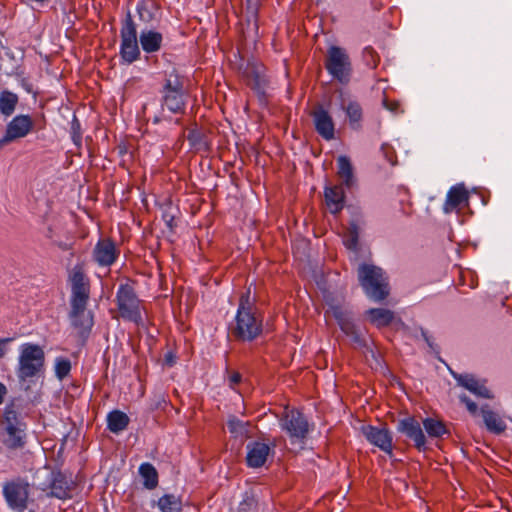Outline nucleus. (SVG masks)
Wrapping results in <instances>:
<instances>
[{
  "mask_svg": "<svg viewBox=\"0 0 512 512\" xmlns=\"http://www.w3.org/2000/svg\"><path fill=\"white\" fill-rule=\"evenodd\" d=\"M71 371V363L66 358H60L56 360L55 373L56 376L63 380Z\"/></svg>",
  "mask_w": 512,
  "mask_h": 512,
  "instance_id": "4c0bfd02",
  "label": "nucleus"
},
{
  "mask_svg": "<svg viewBox=\"0 0 512 512\" xmlns=\"http://www.w3.org/2000/svg\"><path fill=\"white\" fill-rule=\"evenodd\" d=\"M247 10L251 13V16L255 19L257 18V3L253 5H248Z\"/></svg>",
  "mask_w": 512,
  "mask_h": 512,
  "instance_id": "603ef678",
  "label": "nucleus"
},
{
  "mask_svg": "<svg viewBox=\"0 0 512 512\" xmlns=\"http://www.w3.org/2000/svg\"><path fill=\"white\" fill-rule=\"evenodd\" d=\"M68 281L71 286L70 305L76 308L87 306L90 299L91 285L85 272L84 263H78L70 270Z\"/></svg>",
  "mask_w": 512,
  "mask_h": 512,
  "instance_id": "6e6552de",
  "label": "nucleus"
},
{
  "mask_svg": "<svg viewBox=\"0 0 512 512\" xmlns=\"http://www.w3.org/2000/svg\"><path fill=\"white\" fill-rule=\"evenodd\" d=\"M227 426L231 433H243L245 431L244 423L236 417L230 418Z\"/></svg>",
  "mask_w": 512,
  "mask_h": 512,
  "instance_id": "79ce46f5",
  "label": "nucleus"
},
{
  "mask_svg": "<svg viewBox=\"0 0 512 512\" xmlns=\"http://www.w3.org/2000/svg\"><path fill=\"white\" fill-rule=\"evenodd\" d=\"M120 255V249L111 238L100 239L92 252L93 260L101 267L112 266Z\"/></svg>",
  "mask_w": 512,
  "mask_h": 512,
  "instance_id": "a211bd4d",
  "label": "nucleus"
},
{
  "mask_svg": "<svg viewBox=\"0 0 512 512\" xmlns=\"http://www.w3.org/2000/svg\"><path fill=\"white\" fill-rule=\"evenodd\" d=\"M397 430L413 441L414 447L418 451H426V437L422 430L421 423L415 417L408 416L400 419L397 424Z\"/></svg>",
  "mask_w": 512,
  "mask_h": 512,
  "instance_id": "dca6fc26",
  "label": "nucleus"
},
{
  "mask_svg": "<svg viewBox=\"0 0 512 512\" xmlns=\"http://www.w3.org/2000/svg\"><path fill=\"white\" fill-rule=\"evenodd\" d=\"M343 243L345 247L351 251L358 250L359 243V227L356 221H351L349 227L344 234Z\"/></svg>",
  "mask_w": 512,
  "mask_h": 512,
  "instance_id": "473e14b6",
  "label": "nucleus"
},
{
  "mask_svg": "<svg viewBox=\"0 0 512 512\" xmlns=\"http://www.w3.org/2000/svg\"><path fill=\"white\" fill-rule=\"evenodd\" d=\"M69 318L72 327L77 331V336L84 343L94 325V317L91 311L87 310V306L76 308L71 306Z\"/></svg>",
  "mask_w": 512,
  "mask_h": 512,
  "instance_id": "f3484780",
  "label": "nucleus"
},
{
  "mask_svg": "<svg viewBox=\"0 0 512 512\" xmlns=\"http://www.w3.org/2000/svg\"><path fill=\"white\" fill-rule=\"evenodd\" d=\"M7 394V388L6 386L0 382V404L3 403L4 397Z\"/></svg>",
  "mask_w": 512,
  "mask_h": 512,
  "instance_id": "3c124183",
  "label": "nucleus"
},
{
  "mask_svg": "<svg viewBox=\"0 0 512 512\" xmlns=\"http://www.w3.org/2000/svg\"><path fill=\"white\" fill-rule=\"evenodd\" d=\"M315 131L326 141L335 138V122L330 112L322 104L314 105L310 112Z\"/></svg>",
  "mask_w": 512,
  "mask_h": 512,
  "instance_id": "ddd939ff",
  "label": "nucleus"
},
{
  "mask_svg": "<svg viewBox=\"0 0 512 512\" xmlns=\"http://www.w3.org/2000/svg\"><path fill=\"white\" fill-rule=\"evenodd\" d=\"M333 314L340 326V329L345 333V335L349 336L351 334H355L357 327L346 311H343L341 308H335Z\"/></svg>",
  "mask_w": 512,
  "mask_h": 512,
  "instance_id": "2f4dec72",
  "label": "nucleus"
},
{
  "mask_svg": "<svg viewBox=\"0 0 512 512\" xmlns=\"http://www.w3.org/2000/svg\"><path fill=\"white\" fill-rule=\"evenodd\" d=\"M58 247L63 250V251H69V250H72L73 248V245L72 244H68V243H58Z\"/></svg>",
  "mask_w": 512,
  "mask_h": 512,
  "instance_id": "864d4df0",
  "label": "nucleus"
},
{
  "mask_svg": "<svg viewBox=\"0 0 512 512\" xmlns=\"http://www.w3.org/2000/svg\"><path fill=\"white\" fill-rule=\"evenodd\" d=\"M139 42L145 53H156L162 48L163 35L155 30H143L140 33Z\"/></svg>",
  "mask_w": 512,
  "mask_h": 512,
  "instance_id": "5701e85b",
  "label": "nucleus"
},
{
  "mask_svg": "<svg viewBox=\"0 0 512 512\" xmlns=\"http://www.w3.org/2000/svg\"><path fill=\"white\" fill-rule=\"evenodd\" d=\"M163 220L165 221L167 227L169 228L170 231H173L174 228L177 226V223H176V218L173 214H171L170 212L166 211L163 213Z\"/></svg>",
  "mask_w": 512,
  "mask_h": 512,
  "instance_id": "de8ad7c7",
  "label": "nucleus"
},
{
  "mask_svg": "<svg viewBox=\"0 0 512 512\" xmlns=\"http://www.w3.org/2000/svg\"><path fill=\"white\" fill-rule=\"evenodd\" d=\"M363 60L368 67L375 69L380 62V56L373 47L367 46L363 50Z\"/></svg>",
  "mask_w": 512,
  "mask_h": 512,
  "instance_id": "e433bc0d",
  "label": "nucleus"
},
{
  "mask_svg": "<svg viewBox=\"0 0 512 512\" xmlns=\"http://www.w3.org/2000/svg\"><path fill=\"white\" fill-rule=\"evenodd\" d=\"M370 323L378 328L389 326L394 320V313L389 309L371 308L366 311Z\"/></svg>",
  "mask_w": 512,
  "mask_h": 512,
  "instance_id": "bb28decb",
  "label": "nucleus"
},
{
  "mask_svg": "<svg viewBox=\"0 0 512 512\" xmlns=\"http://www.w3.org/2000/svg\"><path fill=\"white\" fill-rule=\"evenodd\" d=\"M381 152L383 154V156L385 157V159L391 164V165H395L397 163V156H396V153H395V150L394 148L385 143L381 146Z\"/></svg>",
  "mask_w": 512,
  "mask_h": 512,
  "instance_id": "a19ab883",
  "label": "nucleus"
},
{
  "mask_svg": "<svg viewBox=\"0 0 512 512\" xmlns=\"http://www.w3.org/2000/svg\"><path fill=\"white\" fill-rule=\"evenodd\" d=\"M21 404L18 400H12L4 409L0 421V439L9 450L23 449L26 445L27 424L21 417Z\"/></svg>",
  "mask_w": 512,
  "mask_h": 512,
  "instance_id": "f03ea898",
  "label": "nucleus"
},
{
  "mask_svg": "<svg viewBox=\"0 0 512 512\" xmlns=\"http://www.w3.org/2000/svg\"><path fill=\"white\" fill-rule=\"evenodd\" d=\"M383 105L393 113H397L400 109V103L397 100H389L387 97L383 98Z\"/></svg>",
  "mask_w": 512,
  "mask_h": 512,
  "instance_id": "a18cd8bd",
  "label": "nucleus"
},
{
  "mask_svg": "<svg viewBox=\"0 0 512 512\" xmlns=\"http://www.w3.org/2000/svg\"><path fill=\"white\" fill-rule=\"evenodd\" d=\"M324 199L330 213H340L345 205V192L342 184L326 186L324 189Z\"/></svg>",
  "mask_w": 512,
  "mask_h": 512,
  "instance_id": "412c9836",
  "label": "nucleus"
},
{
  "mask_svg": "<svg viewBox=\"0 0 512 512\" xmlns=\"http://www.w3.org/2000/svg\"><path fill=\"white\" fill-rule=\"evenodd\" d=\"M228 384L231 388H235L238 384H240L242 380V375L237 371L228 372Z\"/></svg>",
  "mask_w": 512,
  "mask_h": 512,
  "instance_id": "49530a36",
  "label": "nucleus"
},
{
  "mask_svg": "<svg viewBox=\"0 0 512 512\" xmlns=\"http://www.w3.org/2000/svg\"><path fill=\"white\" fill-rule=\"evenodd\" d=\"M164 363L172 367L176 363V356L172 352H168L164 357Z\"/></svg>",
  "mask_w": 512,
  "mask_h": 512,
  "instance_id": "8fccbe9b",
  "label": "nucleus"
},
{
  "mask_svg": "<svg viewBox=\"0 0 512 512\" xmlns=\"http://www.w3.org/2000/svg\"><path fill=\"white\" fill-rule=\"evenodd\" d=\"M482 415L485 425L490 432L500 434L505 430V423L492 410H487L483 408Z\"/></svg>",
  "mask_w": 512,
  "mask_h": 512,
  "instance_id": "7c9ffc66",
  "label": "nucleus"
},
{
  "mask_svg": "<svg viewBox=\"0 0 512 512\" xmlns=\"http://www.w3.org/2000/svg\"><path fill=\"white\" fill-rule=\"evenodd\" d=\"M342 110L345 112L349 127L352 130L360 131L363 127L362 122L364 112L361 104L355 100L342 101Z\"/></svg>",
  "mask_w": 512,
  "mask_h": 512,
  "instance_id": "4be33fe9",
  "label": "nucleus"
},
{
  "mask_svg": "<svg viewBox=\"0 0 512 512\" xmlns=\"http://www.w3.org/2000/svg\"><path fill=\"white\" fill-rule=\"evenodd\" d=\"M158 507L162 512H180L181 501L172 494H166L158 500Z\"/></svg>",
  "mask_w": 512,
  "mask_h": 512,
  "instance_id": "f704fd0d",
  "label": "nucleus"
},
{
  "mask_svg": "<svg viewBox=\"0 0 512 512\" xmlns=\"http://www.w3.org/2000/svg\"><path fill=\"white\" fill-rule=\"evenodd\" d=\"M34 128V122L29 115L15 116L6 127L4 136L0 139V148L26 137Z\"/></svg>",
  "mask_w": 512,
  "mask_h": 512,
  "instance_id": "f8f14e48",
  "label": "nucleus"
},
{
  "mask_svg": "<svg viewBox=\"0 0 512 512\" xmlns=\"http://www.w3.org/2000/svg\"><path fill=\"white\" fill-rule=\"evenodd\" d=\"M248 3H250V0H247Z\"/></svg>",
  "mask_w": 512,
  "mask_h": 512,
  "instance_id": "13d9d810",
  "label": "nucleus"
},
{
  "mask_svg": "<svg viewBox=\"0 0 512 512\" xmlns=\"http://www.w3.org/2000/svg\"><path fill=\"white\" fill-rule=\"evenodd\" d=\"M244 503H241L240 510L243 509Z\"/></svg>",
  "mask_w": 512,
  "mask_h": 512,
  "instance_id": "4d7b16f0",
  "label": "nucleus"
},
{
  "mask_svg": "<svg viewBox=\"0 0 512 512\" xmlns=\"http://www.w3.org/2000/svg\"><path fill=\"white\" fill-rule=\"evenodd\" d=\"M276 444L274 442L266 443L264 441H252L247 444L246 463L251 468H260L264 466L269 459L273 457Z\"/></svg>",
  "mask_w": 512,
  "mask_h": 512,
  "instance_id": "4468645a",
  "label": "nucleus"
},
{
  "mask_svg": "<svg viewBox=\"0 0 512 512\" xmlns=\"http://www.w3.org/2000/svg\"><path fill=\"white\" fill-rule=\"evenodd\" d=\"M129 423L130 418L128 415L120 410H113L107 415V428L114 434L126 430Z\"/></svg>",
  "mask_w": 512,
  "mask_h": 512,
  "instance_id": "a878e982",
  "label": "nucleus"
},
{
  "mask_svg": "<svg viewBox=\"0 0 512 512\" xmlns=\"http://www.w3.org/2000/svg\"><path fill=\"white\" fill-rule=\"evenodd\" d=\"M162 93L185 92L184 77L176 70L165 75Z\"/></svg>",
  "mask_w": 512,
  "mask_h": 512,
  "instance_id": "cd10ccee",
  "label": "nucleus"
},
{
  "mask_svg": "<svg viewBox=\"0 0 512 512\" xmlns=\"http://www.w3.org/2000/svg\"><path fill=\"white\" fill-rule=\"evenodd\" d=\"M135 283V281L127 279L125 283L119 285L116 293V304L122 319L139 326L143 324L142 311L144 305L136 294Z\"/></svg>",
  "mask_w": 512,
  "mask_h": 512,
  "instance_id": "39448f33",
  "label": "nucleus"
},
{
  "mask_svg": "<svg viewBox=\"0 0 512 512\" xmlns=\"http://www.w3.org/2000/svg\"><path fill=\"white\" fill-rule=\"evenodd\" d=\"M30 490L28 480L18 476L4 482L2 493L9 508L25 512L29 505Z\"/></svg>",
  "mask_w": 512,
  "mask_h": 512,
  "instance_id": "0eeeda50",
  "label": "nucleus"
},
{
  "mask_svg": "<svg viewBox=\"0 0 512 512\" xmlns=\"http://www.w3.org/2000/svg\"><path fill=\"white\" fill-rule=\"evenodd\" d=\"M358 280L366 296L374 302H383L390 295L388 276L378 266L361 264L358 267Z\"/></svg>",
  "mask_w": 512,
  "mask_h": 512,
  "instance_id": "7ed1b4c3",
  "label": "nucleus"
},
{
  "mask_svg": "<svg viewBox=\"0 0 512 512\" xmlns=\"http://www.w3.org/2000/svg\"><path fill=\"white\" fill-rule=\"evenodd\" d=\"M361 430L372 445L377 446L390 457L393 456V437L386 425L381 427L366 425Z\"/></svg>",
  "mask_w": 512,
  "mask_h": 512,
  "instance_id": "2eb2a0df",
  "label": "nucleus"
},
{
  "mask_svg": "<svg viewBox=\"0 0 512 512\" xmlns=\"http://www.w3.org/2000/svg\"><path fill=\"white\" fill-rule=\"evenodd\" d=\"M139 474L144 480L143 485L146 489L153 490L157 487L158 472L151 463H142L139 467Z\"/></svg>",
  "mask_w": 512,
  "mask_h": 512,
  "instance_id": "c756f323",
  "label": "nucleus"
},
{
  "mask_svg": "<svg viewBox=\"0 0 512 512\" xmlns=\"http://www.w3.org/2000/svg\"><path fill=\"white\" fill-rule=\"evenodd\" d=\"M328 73L340 82H346L351 73V61L346 50L339 46H330L325 57Z\"/></svg>",
  "mask_w": 512,
  "mask_h": 512,
  "instance_id": "1a4fd4ad",
  "label": "nucleus"
},
{
  "mask_svg": "<svg viewBox=\"0 0 512 512\" xmlns=\"http://www.w3.org/2000/svg\"><path fill=\"white\" fill-rule=\"evenodd\" d=\"M423 335H424V338H425V341L427 342V344L429 346H432V343H431V340L429 339V337H427L425 334H423Z\"/></svg>",
  "mask_w": 512,
  "mask_h": 512,
  "instance_id": "5fc2aeb1",
  "label": "nucleus"
},
{
  "mask_svg": "<svg viewBox=\"0 0 512 512\" xmlns=\"http://www.w3.org/2000/svg\"><path fill=\"white\" fill-rule=\"evenodd\" d=\"M154 122L155 123L159 122V118H155Z\"/></svg>",
  "mask_w": 512,
  "mask_h": 512,
  "instance_id": "6e6d98bb",
  "label": "nucleus"
},
{
  "mask_svg": "<svg viewBox=\"0 0 512 512\" xmlns=\"http://www.w3.org/2000/svg\"><path fill=\"white\" fill-rule=\"evenodd\" d=\"M136 10L140 20L144 22H150L153 19V13L151 12L150 3L148 1H139L137 3Z\"/></svg>",
  "mask_w": 512,
  "mask_h": 512,
  "instance_id": "58836bf2",
  "label": "nucleus"
},
{
  "mask_svg": "<svg viewBox=\"0 0 512 512\" xmlns=\"http://www.w3.org/2000/svg\"><path fill=\"white\" fill-rule=\"evenodd\" d=\"M185 94L186 92L162 93V107L174 114H183L186 106Z\"/></svg>",
  "mask_w": 512,
  "mask_h": 512,
  "instance_id": "b1692460",
  "label": "nucleus"
},
{
  "mask_svg": "<svg viewBox=\"0 0 512 512\" xmlns=\"http://www.w3.org/2000/svg\"><path fill=\"white\" fill-rule=\"evenodd\" d=\"M337 176L342 186L351 188L354 184L353 167L347 156H339L337 159Z\"/></svg>",
  "mask_w": 512,
  "mask_h": 512,
  "instance_id": "393cba45",
  "label": "nucleus"
},
{
  "mask_svg": "<svg viewBox=\"0 0 512 512\" xmlns=\"http://www.w3.org/2000/svg\"><path fill=\"white\" fill-rule=\"evenodd\" d=\"M187 140L189 141L192 148L196 150H202L207 148L205 141V135L202 131L197 128L189 129L187 134Z\"/></svg>",
  "mask_w": 512,
  "mask_h": 512,
  "instance_id": "c9c22d12",
  "label": "nucleus"
},
{
  "mask_svg": "<svg viewBox=\"0 0 512 512\" xmlns=\"http://www.w3.org/2000/svg\"><path fill=\"white\" fill-rule=\"evenodd\" d=\"M263 331V317L251 298L250 288L239 298L238 309L234 320L229 324L228 333L234 341L252 342Z\"/></svg>",
  "mask_w": 512,
  "mask_h": 512,
  "instance_id": "f257e3e1",
  "label": "nucleus"
},
{
  "mask_svg": "<svg viewBox=\"0 0 512 512\" xmlns=\"http://www.w3.org/2000/svg\"><path fill=\"white\" fill-rule=\"evenodd\" d=\"M461 403L465 404L467 410L472 414V415H475L478 411V406L477 404L472 401L468 396L466 395H461L459 397Z\"/></svg>",
  "mask_w": 512,
  "mask_h": 512,
  "instance_id": "37998d69",
  "label": "nucleus"
},
{
  "mask_svg": "<svg viewBox=\"0 0 512 512\" xmlns=\"http://www.w3.org/2000/svg\"><path fill=\"white\" fill-rule=\"evenodd\" d=\"M76 488V483L70 476L60 470H52L49 477V484L47 488L42 490H49L47 496L55 497L61 500L70 499L72 493Z\"/></svg>",
  "mask_w": 512,
  "mask_h": 512,
  "instance_id": "9b49d317",
  "label": "nucleus"
},
{
  "mask_svg": "<svg viewBox=\"0 0 512 512\" xmlns=\"http://www.w3.org/2000/svg\"><path fill=\"white\" fill-rule=\"evenodd\" d=\"M45 370V352L34 343H24L20 346L16 374L20 382L32 381L40 377Z\"/></svg>",
  "mask_w": 512,
  "mask_h": 512,
  "instance_id": "20e7f679",
  "label": "nucleus"
},
{
  "mask_svg": "<svg viewBox=\"0 0 512 512\" xmlns=\"http://www.w3.org/2000/svg\"><path fill=\"white\" fill-rule=\"evenodd\" d=\"M469 193L464 184H457L450 188L447 193L446 200L443 204V211L445 214H450L468 205Z\"/></svg>",
  "mask_w": 512,
  "mask_h": 512,
  "instance_id": "aec40b11",
  "label": "nucleus"
},
{
  "mask_svg": "<svg viewBox=\"0 0 512 512\" xmlns=\"http://www.w3.org/2000/svg\"><path fill=\"white\" fill-rule=\"evenodd\" d=\"M453 376L460 386L476 396L484 399H492L494 397L491 390L486 386V380L478 379L472 374L453 373Z\"/></svg>",
  "mask_w": 512,
  "mask_h": 512,
  "instance_id": "6ab92c4d",
  "label": "nucleus"
},
{
  "mask_svg": "<svg viewBox=\"0 0 512 512\" xmlns=\"http://www.w3.org/2000/svg\"><path fill=\"white\" fill-rule=\"evenodd\" d=\"M348 337L351 338V340H352L353 344L355 345V347L363 348V347L366 346V340L361 335V333L359 332L358 329L355 331V334H351Z\"/></svg>",
  "mask_w": 512,
  "mask_h": 512,
  "instance_id": "c03bdc74",
  "label": "nucleus"
},
{
  "mask_svg": "<svg viewBox=\"0 0 512 512\" xmlns=\"http://www.w3.org/2000/svg\"><path fill=\"white\" fill-rule=\"evenodd\" d=\"M71 135L74 144L80 145L82 141L81 125L76 116H74L71 122Z\"/></svg>",
  "mask_w": 512,
  "mask_h": 512,
  "instance_id": "ea45409f",
  "label": "nucleus"
},
{
  "mask_svg": "<svg viewBox=\"0 0 512 512\" xmlns=\"http://www.w3.org/2000/svg\"><path fill=\"white\" fill-rule=\"evenodd\" d=\"M18 97L16 94L4 91L0 95V111L5 116H10L17 105Z\"/></svg>",
  "mask_w": 512,
  "mask_h": 512,
  "instance_id": "72a5a7b5",
  "label": "nucleus"
},
{
  "mask_svg": "<svg viewBox=\"0 0 512 512\" xmlns=\"http://www.w3.org/2000/svg\"><path fill=\"white\" fill-rule=\"evenodd\" d=\"M280 426L291 439L303 440L309 433L307 418L301 411L294 408L285 407L280 418Z\"/></svg>",
  "mask_w": 512,
  "mask_h": 512,
  "instance_id": "9d476101",
  "label": "nucleus"
},
{
  "mask_svg": "<svg viewBox=\"0 0 512 512\" xmlns=\"http://www.w3.org/2000/svg\"><path fill=\"white\" fill-rule=\"evenodd\" d=\"M425 431L431 438H441L444 435H449L450 431L441 420L435 418H425L422 422Z\"/></svg>",
  "mask_w": 512,
  "mask_h": 512,
  "instance_id": "c85d7f7f",
  "label": "nucleus"
},
{
  "mask_svg": "<svg viewBox=\"0 0 512 512\" xmlns=\"http://www.w3.org/2000/svg\"><path fill=\"white\" fill-rule=\"evenodd\" d=\"M119 56L121 63L127 65L139 60L141 56L137 37V25L130 11L126 13L125 18L121 22Z\"/></svg>",
  "mask_w": 512,
  "mask_h": 512,
  "instance_id": "423d86ee",
  "label": "nucleus"
},
{
  "mask_svg": "<svg viewBox=\"0 0 512 512\" xmlns=\"http://www.w3.org/2000/svg\"><path fill=\"white\" fill-rule=\"evenodd\" d=\"M14 338H1L0 339V358L4 357L6 354L5 345L12 342Z\"/></svg>",
  "mask_w": 512,
  "mask_h": 512,
  "instance_id": "09e8293b",
  "label": "nucleus"
}]
</instances>
